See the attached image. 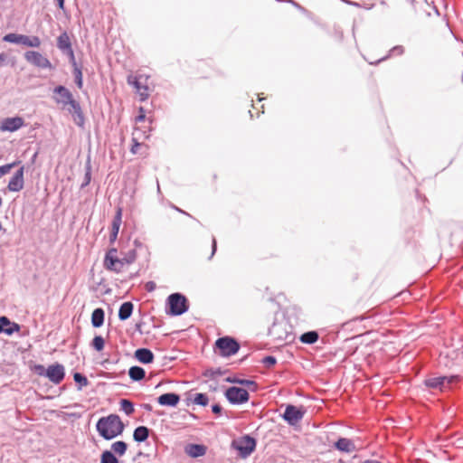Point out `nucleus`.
Instances as JSON below:
<instances>
[{
    "label": "nucleus",
    "mask_w": 463,
    "mask_h": 463,
    "mask_svg": "<svg viewBox=\"0 0 463 463\" xmlns=\"http://www.w3.org/2000/svg\"><path fill=\"white\" fill-rule=\"evenodd\" d=\"M148 76L145 74H138L136 76L129 75L127 81L135 90L139 96L140 101H145L149 97V88L147 86Z\"/></svg>",
    "instance_id": "7ed1b4c3"
},
{
    "label": "nucleus",
    "mask_w": 463,
    "mask_h": 463,
    "mask_svg": "<svg viewBox=\"0 0 463 463\" xmlns=\"http://www.w3.org/2000/svg\"><path fill=\"white\" fill-rule=\"evenodd\" d=\"M157 190H158V192L160 191V186H159L158 183H157Z\"/></svg>",
    "instance_id": "052dcab7"
},
{
    "label": "nucleus",
    "mask_w": 463,
    "mask_h": 463,
    "mask_svg": "<svg viewBox=\"0 0 463 463\" xmlns=\"http://www.w3.org/2000/svg\"><path fill=\"white\" fill-rule=\"evenodd\" d=\"M24 124L21 117H13L5 118L0 125V130L14 132L21 128Z\"/></svg>",
    "instance_id": "dca6fc26"
},
{
    "label": "nucleus",
    "mask_w": 463,
    "mask_h": 463,
    "mask_svg": "<svg viewBox=\"0 0 463 463\" xmlns=\"http://www.w3.org/2000/svg\"><path fill=\"white\" fill-rule=\"evenodd\" d=\"M128 375L132 381L138 382L145 378L146 372L140 366H131L128 370Z\"/></svg>",
    "instance_id": "bb28decb"
},
{
    "label": "nucleus",
    "mask_w": 463,
    "mask_h": 463,
    "mask_svg": "<svg viewBox=\"0 0 463 463\" xmlns=\"http://www.w3.org/2000/svg\"><path fill=\"white\" fill-rule=\"evenodd\" d=\"M135 357L142 364H150L154 360V354L147 348H138L135 351Z\"/></svg>",
    "instance_id": "412c9836"
},
{
    "label": "nucleus",
    "mask_w": 463,
    "mask_h": 463,
    "mask_svg": "<svg viewBox=\"0 0 463 463\" xmlns=\"http://www.w3.org/2000/svg\"><path fill=\"white\" fill-rule=\"evenodd\" d=\"M174 209H175L177 212L181 213H184L185 215H189V213H187L186 212L181 210L180 208L176 207V206H174Z\"/></svg>",
    "instance_id": "864d4df0"
},
{
    "label": "nucleus",
    "mask_w": 463,
    "mask_h": 463,
    "mask_svg": "<svg viewBox=\"0 0 463 463\" xmlns=\"http://www.w3.org/2000/svg\"><path fill=\"white\" fill-rule=\"evenodd\" d=\"M238 380H239V379H236V378H233V379H232V378H227V382H229V383H237V381H238Z\"/></svg>",
    "instance_id": "6e6d98bb"
},
{
    "label": "nucleus",
    "mask_w": 463,
    "mask_h": 463,
    "mask_svg": "<svg viewBox=\"0 0 463 463\" xmlns=\"http://www.w3.org/2000/svg\"><path fill=\"white\" fill-rule=\"evenodd\" d=\"M156 288V284L153 282V281H149L146 284V288L148 290V291H152L154 290Z\"/></svg>",
    "instance_id": "de8ad7c7"
},
{
    "label": "nucleus",
    "mask_w": 463,
    "mask_h": 463,
    "mask_svg": "<svg viewBox=\"0 0 463 463\" xmlns=\"http://www.w3.org/2000/svg\"><path fill=\"white\" fill-rule=\"evenodd\" d=\"M167 304L171 316H181L188 310V304L186 298L180 293H173L167 298Z\"/></svg>",
    "instance_id": "39448f33"
},
{
    "label": "nucleus",
    "mask_w": 463,
    "mask_h": 463,
    "mask_svg": "<svg viewBox=\"0 0 463 463\" xmlns=\"http://www.w3.org/2000/svg\"><path fill=\"white\" fill-rule=\"evenodd\" d=\"M232 448L239 452L242 458H248L256 448V439L250 435H244L232 442Z\"/></svg>",
    "instance_id": "20e7f679"
},
{
    "label": "nucleus",
    "mask_w": 463,
    "mask_h": 463,
    "mask_svg": "<svg viewBox=\"0 0 463 463\" xmlns=\"http://www.w3.org/2000/svg\"><path fill=\"white\" fill-rule=\"evenodd\" d=\"M174 209H175L177 212L181 213H184L185 215H189V213H187L186 212L181 210L180 208L176 207V206H174Z\"/></svg>",
    "instance_id": "5fc2aeb1"
},
{
    "label": "nucleus",
    "mask_w": 463,
    "mask_h": 463,
    "mask_svg": "<svg viewBox=\"0 0 463 463\" xmlns=\"http://www.w3.org/2000/svg\"><path fill=\"white\" fill-rule=\"evenodd\" d=\"M318 339V334L316 331H308L301 335L300 341L304 344H314Z\"/></svg>",
    "instance_id": "cd10ccee"
},
{
    "label": "nucleus",
    "mask_w": 463,
    "mask_h": 463,
    "mask_svg": "<svg viewBox=\"0 0 463 463\" xmlns=\"http://www.w3.org/2000/svg\"><path fill=\"white\" fill-rule=\"evenodd\" d=\"M117 253V249H109L105 255L103 265L106 269L119 273L124 267L121 259L118 258Z\"/></svg>",
    "instance_id": "9d476101"
},
{
    "label": "nucleus",
    "mask_w": 463,
    "mask_h": 463,
    "mask_svg": "<svg viewBox=\"0 0 463 463\" xmlns=\"http://www.w3.org/2000/svg\"><path fill=\"white\" fill-rule=\"evenodd\" d=\"M4 42L21 44L27 47L38 48L41 46V39L38 36H28L18 33H8L4 36Z\"/></svg>",
    "instance_id": "0eeeda50"
},
{
    "label": "nucleus",
    "mask_w": 463,
    "mask_h": 463,
    "mask_svg": "<svg viewBox=\"0 0 463 463\" xmlns=\"http://www.w3.org/2000/svg\"><path fill=\"white\" fill-rule=\"evenodd\" d=\"M124 429L125 425L117 414L101 417L96 423L99 435L106 440H111L121 435Z\"/></svg>",
    "instance_id": "f257e3e1"
},
{
    "label": "nucleus",
    "mask_w": 463,
    "mask_h": 463,
    "mask_svg": "<svg viewBox=\"0 0 463 463\" xmlns=\"http://www.w3.org/2000/svg\"><path fill=\"white\" fill-rule=\"evenodd\" d=\"M237 383H239L241 385H244L252 391H255L257 389V383L251 380L241 379V380L237 381Z\"/></svg>",
    "instance_id": "ea45409f"
},
{
    "label": "nucleus",
    "mask_w": 463,
    "mask_h": 463,
    "mask_svg": "<svg viewBox=\"0 0 463 463\" xmlns=\"http://www.w3.org/2000/svg\"><path fill=\"white\" fill-rule=\"evenodd\" d=\"M73 76L76 86L79 89H82L83 87V76L82 70L80 67L73 68Z\"/></svg>",
    "instance_id": "473e14b6"
},
{
    "label": "nucleus",
    "mask_w": 463,
    "mask_h": 463,
    "mask_svg": "<svg viewBox=\"0 0 463 463\" xmlns=\"http://www.w3.org/2000/svg\"><path fill=\"white\" fill-rule=\"evenodd\" d=\"M53 93L58 95L54 99L58 104H61L62 108H66L74 99L71 92L61 85L55 87Z\"/></svg>",
    "instance_id": "2eb2a0df"
},
{
    "label": "nucleus",
    "mask_w": 463,
    "mask_h": 463,
    "mask_svg": "<svg viewBox=\"0 0 463 463\" xmlns=\"http://www.w3.org/2000/svg\"><path fill=\"white\" fill-rule=\"evenodd\" d=\"M225 397L232 404H242L249 401L250 395L247 390L232 386L226 390Z\"/></svg>",
    "instance_id": "9b49d317"
},
{
    "label": "nucleus",
    "mask_w": 463,
    "mask_h": 463,
    "mask_svg": "<svg viewBox=\"0 0 463 463\" xmlns=\"http://www.w3.org/2000/svg\"><path fill=\"white\" fill-rule=\"evenodd\" d=\"M128 449V445L125 441L118 440L111 445V450L118 456H123Z\"/></svg>",
    "instance_id": "c85d7f7f"
},
{
    "label": "nucleus",
    "mask_w": 463,
    "mask_h": 463,
    "mask_svg": "<svg viewBox=\"0 0 463 463\" xmlns=\"http://www.w3.org/2000/svg\"><path fill=\"white\" fill-rule=\"evenodd\" d=\"M137 259V252L135 250H131L125 254L123 258H121V260L123 262V267L125 265H129L133 263Z\"/></svg>",
    "instance_id": "f704fd0d"
},
{
    "label": "nucleus",
    "mask_w": 463,
    "mask_h": 463,
    "mask_svg": "<svg viewBox=\"0 0 463 463\" xmlns=\"http://www.w3.org/2000/svg\"><path fill=\"white\" fill-rule=\"evenodd\" d=\"M222 406L218 403L212 405V411L215 414H220L222 412Z\"/></svg>",
    "instance_id": "a18cd8bd"
},
{
    "label": "nucleus",
    "mask_w": 463,
    "mask_h": 463,
    "mask_svg": "<svg viewBox=\"0 0 463 463\" xmlns=\"http://www.w3.org/2000/svg\"><path fill=\"white\" fill-rule=\"evenodd\" d=\"M144 408H145V410H146L148 411H150L152 410V406L149 404H144Z\"/></svg>",
    "instance_id": "4d7b16f0"
},
{
    "label": "nucleus",
    "mask_w": 463,
    "mask_h": 463,
    "mask_svg": "<svg viewBox=\"0 0 463 463\" xmlns=\"http://www.w3.org/2000/svg\"><path fill=\"white\" fill-rule=\"evenodd\" d=\"M133 309H134V305L131 302H129V301L124 302L119 307V310H118L119 320L125 321V320L128 319L133 313Z\"/></svg>",
    "instance_id": "b1692460"
},
{
    "label": "nucleus",
    "mask_w": 463,
    "mask_h": 463,
    "mask_svg": "<svg viewBox=\"0 0 463 463\" xmlns=\"http://www.w3.org/2000/svg\"><path fill=\"white\" fill-rule=\"evenodd\" d=\"M24 59L27 62L41 69H52L51 61L41 52L35 51H27L24 52Z\"/></svg>",
    "instance_id": "f8f14e48"
},
{
    "label": "nucleus",
    "mask_w": 463,
    "mask_h": 463,
    "mask_svg": "<svg viewBox=\"0 0 463 463\" xmlns=\"http://www.w3.org/2000/svg\"><path fill=\"white\" fill-rule=\"evenodd\" d=\"M215 345L220 350V354L223 357L234 355L240 349V344L231 336L218 338Z\"/></svg>",
    "instance_id": "423d86ee"
},
{
    "label": "nucleus",
    "mask_w": 463,
    "mask_h": 463,
    "mask_svg": "<svg viewBox=\"0 0 463 463\" xmlns=\"http://www.w3.org/2000/svg\"><path fill=\"white\" fill-rule=\"evenodd\" d=\"M19 330L20 326L17 323L11 322L7 317H0V334L5 333L6 335H12Z\"/></svg>",
    "instance_id": "f3484780"
},
{
    "label": "nucleus",
    "mask_w": 463,
    "mask_h": 463,
    "mask_svg": "<svg viewBox=\"0 0 463 463\" xmlns=\"http://www.w3.org/2000/svg\"><path fill=\"white\" fill-rule=\"evenodd\" d=\"M404 52V48L402 45H396L393 48H392L389 52V54L385 57H383L382 59L378 60L376 63H379L382 61L386 60L388 57L392 55H402Z\"/></svg>",
    "instance_id": "c9c22d12"
},
{
    "label": "nucleus",
    "mask_w": 463,
    "mask_h": 463,
    "mask_svg": "<svg viewBox=\"0 0 463 463\" xmlns=\"http://www.w3.org/2000/svg\"><path fill=\"white\" fill-rule=\"evenodd\" d=\"M90 180H91V166H90V163H88L86 165L84 181L81 184V188H84L85 186H87L90 183Z\"/></svg>",
    "instance_id": "58836bf2"
},
{
    "label": "nucleus",
    "mask_w": 463,
    "mask_h": 463,
    "mask_svg": "<svg viewBox=\"0 0 463 463\" xmlns=\"http://www.w3.org/2000/svg\"><path fill=\"white\" fill-rule=\"evenodd\" d=\"M33 371L40 376H44L53 384L61 383L65 377V368L61 364L55 363L45 368L43 364H35Z\"/></svg>",
    "instance_id": "f03ea898"
},
{
    "label": "nucleus",
    "mask_w": 463,
    "mask_h": 463,
    "mask_svg": "<svg viewBox=\"0 0 463 463\" xmlns=\"http://www.w3.org/2000/svg\"><path fill=\"white\" fill-rule=\"evenodd\" d=\"M64 54H66L69 57V60H70V62H71L72 68L80 67L78 65V63L76 62L73 49L70 50L69 52H65Z\"/></svg>",
    "instance_id": "79ce46f5"
},
{
    "label": "nucleus",
    "mask_w": 463,
    "mask_h": 463,
    "mask_svg": "<svg viewBox=\"0 0 463 463\" xmlns=\"http://www.w3.org/2000/svg\"><path fill=\"white\" fill-rule=\"evenodd\" d=\"M149 429L146 426H138L134 430L133 439L137 442H144L149 437Z\"/></svg>",
    "instance_id": "393cba45"
},
{
    "label": "nucleus",
    "mask_w": 463,
    "mask_h": 463,
    "mask_svg": "<svg viewBox=\"0 0 463 463\" xmlns=\"http://www.w3.org/2000/svg\"><path fill=\"white\" fill-rule=\"evenodd\" d=\"M121 219H122V209L120 207H118L117 209L116 215L114 216V219L112 222L111 233L109 236L110 242H113L117 240L119 227L121 224Z\"/></svg>",
    "instance_id": "aec40b11"
},
{
    "label": "nucleus",
    "mask_w": 463,
    "mask_h": 463,
    "mask_svg": "<svg viewBox=\"0 0 463 463\" xmlns=\"http://www.w3.org/2000/svg\"><path fill=\"white\" fill-rule=\"evenodd\" d=\"M100 463H119L111 450H105L100 457Z\"/></svg>",
    "instance_id": "c756f323"
},
{
    "label": "nucleus",
    "mask_w": 463,
    "mask_h": 463,
    "mask_svg": "<svg viewBox=\"0 0 463 463\" xmlns=\"http://www.w3.org/2000/svg\"><path fill=\"white\" fill-rule=\"evenodd\" d=\"M24 166L22 165L9 180L7 188L10 192H20L24 186Z\"/></svg>",
    "instance_id": "ddd939ff"
},
{
    "label": "nucleus",
    "mask_w": 463,
    "mask_h": 463,
    "mask_svg": "<svg viewBox=\"0 0 463 463\" xmlns=\"http://www.w3.org/2000/svg\"><path fill=\"white\" fill-rule=\"evenodd\" d=\"M261 363L266 366V367H271L273 366L274 364H276L277 363V360L274 356H271V355H268V356H265Z\"/></svg>",
    "instance_id": "a19ab883"
},
{
    "label": "nucleus",
    "mask_w": 463,
    "mask_h": 463,
    "mask_svg": "<svg viewBox=\"0 0 463 463\" xmlns=\"http://www.w3.org/2000/svg\"><path fill=\"white\" fill-rule=\"evenodd\" d=\"M90 345L98 352L103 350L105 345V340L101 335H96L90 344Z\"/></svg>",
    "instance_id": "72a5a7b5"
},
{
    "label": "nucleus",
    "mask_w": 463,
    "mask_h": 463,
    "mask_svg": "<svg viewBox=\"0 0 463 463\" xmlns=\"http://www.w3.org/2000/svg\"><path fill=\"white\" fill-rule=\"evenodd\" d=\"M458 379L457 375L431 377L426 379L424 384L429 389L443 391L449 388Z\"/></svg>",
    "instance_id": "1a4fd4ad"
},
{
    "label": "nucleus",
    "mask_w": 463,
    "mask_h": 463,
    "mask_svg": "<svg viewBox=\"0 0 463 463\" xmlns=\"http://www.w3.org/2000/svg\"><path fill=\"white\" fill-rule=\"evenodd\" d=\"M346 4L348 5H354V6H360V5L356 2H352V1H345Z\"/></svg>",
    "instance_id": "603ef678"
},
{
    "label": "nucleus",
    "mask_w": 463,
    "mask_h": 463,
    "mask_svg": "<svg viewBox=\"0 0 463 463\" xmlns=\"http://www.w3.org/2000/svg\"><path fill=\"white\" fill-rule=\"evenodd\" d=\"M105 312L102 308H95L91 314V325L93 327H100L104 323Z\"/></svg>",
    "instance_id": "a878e982"
},
{
    "label": "nucleus",
    "mask_w": 463,
    "mask_h": 463,
    "mask_svg": "<svg viewBox=\"0 0 463 463\" xmlns=\"http://www.w3.org/2000/svg\"><path fill=\"white\" fill-rule=\"evenodd\" d=\"M209 399L205 393H196L194 398V403L201 406H206Z\"/></svg>",
    "instance_id": "e433bc0d"
},
{
    "label": "nucleus",
    "mask_w": 463,
    "mask_h": 463,
    "mask_svg": "<svg viewBox=\"0 0 463 463\" xmlns=\"http://www.w3.org/2000/svg\"><path fill=\"white\" fill-rule=\"evenodd\" d=\"M2 230V223L0 222V231Z\"/></svg>",
    "instance_id": "680f3d73"
},
{
    "label": "nucleus",
    "mask_w": 463,
    "mask_h": 463,
    "mask_svg": "<svg viewBox=\"0 0 463 463\" xmlns=\"http://www.w3.org/2000/svg\"><path fill=\"white\" fill-rule=\"evenodd\" d=\"M139 112H140V114L136 118L137 122H141V121L145 120V118H146V115H145V111H144L143 108L139 109Z\"/></svg>",
    "instance_id": "37998d69"
},
{
    "label": "nucleus",
    "mask_w": 463,
    "mask_h": 463,
    "mask_svg": "<svg viewBox=\"0 0 463 463\" xmlns=\"http://www.w3.org/2000/svg\"><path fill=\"white\" fill-rule=\"evenodd\" d=\"M287 1L288 3H291L294 6L298 7L299 9H302L301 6L298 4H297L295 1H293V0H287Z\"/></svg>",
    "instance_id": "3c124183"
},
{
    "label": "nucleus",
    "mask_w": 463,
    "mask_h": 463,
    "mask_svg": "<svg viewBox=\"0 0 463 463\" xmlns=\"http://www.w3.org/2000/svg\"><path fill=\"white\" fill-rule=\"evenodd\" d=\"M57 47L62 53L72 49L70 36L66 32L61 33L57 38Z\"/></svg>",
    "instance_id": "4be33fe9"
},
{
    "label": "nucleus",
    "mask_w": 463,
    "mask_h": 463,
    "mask_svg": "<svg viewBox=\"0 0 463 463\" xmlns=\"http://www.w3.org/2000/svg\"><path fill=\"white\" fill-rule=\"evenodd\" d=\"M335 447L336 449L342 452L351 453L356 450V446L354 442L346 438H340L335 443Z\"/></svg>",
    "instance_id": "6ab92c4d"
},
{
    "label": "nucleus",
    "mask_w": 463,
    "mask_h": 463,
    "mask_svg": "<svg viewBox=\"0 0 463 463\" xmlns=\"http://www.w3.org/2000/svg\"><path fill=\"white\" fill-rule=\"evenodd\" d=\"M120 408L128 416L131 415L135 411L133 402L128 399L120 401Z\"/></svg>",
    "instance_id": "7c9ffc66"
},
{
    "label": "nucleus",
    "mask_w": 463,
    "mask_h": 463,
    "mask_svg": "<svg viewBox=\"0 0 463 463\" xmlns=\"http://www.w3.org/2000/svg\"><path fill=\"white\" fill-rule=\"evenodd\" d=\"M68 106L71 107L68 109V111L70 114H71L74 123L78 127L83 128L85 125V117L80 102H78L76 99H72Z\"/></svg>",
    "instance_id": "4468645a"
},
{
    "label": "nucleus",
    "mask_w": 463,
    "mask_h": 463,
    "mask_svg": "<svg viewBox=\"0 0 463 463\" xmlns=\"http://www.w3.org/2000/svg\"><path fill=\"white\" fill-rule=\"evenodd\" d=\"M361 463H383V462H381V461H379L377 459H365V460H364Z\"/></svg>",
    "instance_id": "8fccbe9b"
},
{
    "label": "nucleus",
    "mask_w": 463,
    "mask_h": 463,
    "mask_svg": "<svg viewBox=\"0 0 463 463\" xmlns=\"http://www.w3.org/2000/svg\"><path fill=\"white\" fill-rule=\"evenodd\" d=\"M140 326H141V324H137L136 325L137 330L140 331Z\"/></svg>",
    "instance_id": "13d9d810"
},
{
    "label": "nucleus",
    "mask_w": 463,
    "mask_h": 463,
    "mask_svg": "<svg viewBox=\"0 0 463 463\" xmlns=\"http://www.w3.org/2000/svg\"><path fill=\"white\" fill-rule=\"evenodd\" d=\"M185 452L192 458L202 457L206 453V447L201 444H189L185 448Z\"/></svg>",
    "instance_id": "5701e85b"
},
{
    "label": "nucleus",
    "mask_w": 463,
    "mask_h": 463,
    "mask_svg": "<svg viewBox=\"0 0 463 463\" xmlns=\"http://www.w3.org/2000/svg\"><path fill=\"white\" fill-rule=\"evenodd\" d=\"M75 383L78 384V390H81L83 387L89 384V381L85 375L80 373H75L73 375Z\"/></svg>",
    "instance_id": "2f4dec72"
},
{
    "label": "nucleus",
    "mask_w": 463,
    "mask_h": 463,
    "mask_svg": "<svg viewBox=\"0 0 463 463\" xmlns=\"http://www.w3.org/2000/svg\"><path fill=\"white\" fill-rule=\"evenodd\" d=\"M216 250H217V242H216V239L213 237V241H212V253H211L210 259H212L213 257V255L216 252Z\"/></svg>",
    "instance_id": "c03bdc74"
},
{
    "label": "nucleus",
    "mask_w": 463,
    "mask_h": 463,
    "mask_svg": "<svg viewBox=\"0 0 463 463\" xmlns=\"http://www.w3.org/2000/svg\"><path fill=\"white\" fill-rule=\"evenodd\" d=\"M307 410L303 406L297 407L295 405L288 404L285 408L282 418L290 426H295L302 420Z\"/></svg>",
    "instance_id": "6e6552de"
},
{
    "label": "nucleus",
    "mask_w": 463,
    "mask_h": 463,
    "mask_svg": "<svg viewBox=\"0 0 463 463\" xmlns=\"http://www.w3.org/2000/svg\"><path fill=\"white\" fill-rule=\"evenodd\" d=\"M20 164V161H14L10 164H6L0 166V178L4 176L5 175L8 174L12 168L15 167L17 165Z\"/></svg>",
    "instance_id": "4c0bfd02"
},
{
    "label": "nucleus",
    "mask_w": 463,
    "mask_h": 463,
    "mask_svg": "<svg viewBox=\"0 0 463 463\" xmlns=\"http://www.w3.org/2000/svg\"><path fill=\"white\" fill-rule=\"evenodd\" d=\"M180 402V395L175 392H166L157 398L161 406L175 407Z\"/></svg>",
    "instance_id": "a211bd4d"
},
{
    "label": "nucleus",
    "mask_w": 463,
    "mask_h": 463,
    "mask_svg": "<svg viewBox=\"0 0 463 463\" xmlns=\"http://www.w3.org/2000/svg\"><path fill=\"white\" fill-rule=\"evenodd\" d=\"M133 142H134V144H133L130 151L132 154H137V148L140 146V144L135 138H133Z\"/></svg>",
    "instance_id": "49530a36"
},
{
    "label": "nucleus",
    "mask_w": 463,
    "mask_h": 463,
    "mask_svg": "<svg viewBox=\"0 0 463 463\" xmlns=\"http://www.w3.org/2000/svg\"><path fill=\"white\" fill-rule=\"evenodd\" d=\"M58 3V7L61 10H64V2L65 0H56Z\"/></svg>",
    "instance_id": "09e8293b"
},
{
    "label": "nucleus",
    "mask_w": 463,
    "mask_h": 463,
    "mask_svg": "<svg viewBox=\"0 0 463 463\" xmlns=\"http://www.w3.org/2000/svg\"><path fill=\"white\" fill-rule=\"evenodd\" d=\"M37 155H38L37 153H34V155H33V161H34V160H35V158H36Z\"/></svg>",
    "instance_id": "bf43d9fd"
}]
</instances>
